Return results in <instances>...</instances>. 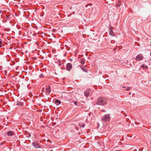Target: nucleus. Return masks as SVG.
Returning <instances> with one entry per match:
<instances>
[{"instance_id":"1","label":"nucleus","mask_w":151,"mask_h":151,"mask_svg":"<svg viewBox=\"0 0 151 151\" xmlns=\"http://www.w3.org/2000/svg\"><path fill=\"white\" fill-rule=\"evenodd\" d=\"M97 104L99 105H104L106 104V100L100 97L97 101Z\"/></svg>"},{"instance_id":"2","label":"nucleus","mask_w":151,"mask_h":151,"mask_svg":"<svg viewBox=\"0 0 151 151\" xmlns=\"http://www.w3.org/2000/svg\"><path fill=\"white\" fill-rule=\"evenodd\" d=\"M110 119V117L108 114L105 115L102 118V121H109Z\"/></svg>"},{"instance_id":"3","label":"nucleus","mask_w":151,"mask_h":151,"mask_svg":"<svg viewBox=\"0 0 151 151\" xmlns=\"http://www.w3.org/2000/svg\"><path fill=\"white\" fill-rule=\"evenodd\" d=\"M144 58L143 55L141 54H138L136 57V59L137 61H140L142 60Z\"/></svg>"},{"instance_id":"4","label":"nucleus","mask_w":151,"mask_h":151,"mask_svg":"<svg viewBox=\"0 0 151 151\" xmlns=\"http://www.w3.org/2000/svg\"><path fill=\"white\" fill-rule=\"evenodd\" d=\"M67 70L70 71L72 68V65L70 63H68L66 65Z\"/></svg>"},{"instance_id":"5","label":"nucleus","mask_w":151,"mask_h":151,"mask_svg":"<svg viewBox=\"0 0 151 151\" xmlns=\"http://www.w3.org/2000/svg\"><path fill=\"white\" fill-rule=\"evenodd\" d=\"M46 92L47 93H49L50 92V87L48 85L46 86Z\"/></svg>"},{"instance_id":"6","label":"nucleus","mask_w":151,"mask_h":151,"mask_svg":"<svg viewBox=\"0 0 151 151\" xmlns=\"http://www.w3.org/2000/svg\"><path fill=\"white\" fill-rule=\"evenodd\" d=\"M32 145L36 148H39L40 147L39 144L37 142H34L32 143Z\"/></svg>"},{"instance_id":"7","label":"nucleus","mask_w":151,"mask_h":151,"mask_svg":"<svg viewBox=\"0 0 151 151\" xmlns=\"http://www.w3.org/2000/svg\"><path fill=\"white\" fill-rule=\"evenodd\" d=\"M109 34L112 36H115V35L114 34V32L113 31L112 29L111 28H109Z\"/></svg>"},{"instance_id":"8","label":"nucleus","mask_w":151,"mask_h":151,"mask_svg":"<svg viewBox=\"0 0 151 151\" xmlns=\"http://www.w3.org/2000/svg\"><path fill=\"white\" fill-rule=\"evenodd\" d=\"M140 66L141 68H142L143 69H147L148 68V66L145 64H143Z\"/></svg>"},{"instance_id":"9","label":"nucleus","mask_w":151,"mask_h":151,"mask_svg":"<svg viewBox=\"0 0 151 151\" xmlns=\"http://www.w3.org/2000/svg\"><path fill=\"white\" fill-rule=\"evenodd\" d=\"M7 134L9 136H12L13 135V133L12 131H9L7 133Z\"/></svg>"},{"instance_id":"10","label":"nucleus","mask_w":151,"mask_h":151,"mask_svg":"<svg viewBox=\"0 0 151 151\" xmlns=\"http://www.w3.org/2000/svg\"><path fill=\"white\" fill-rule=\"evenodd\" d=\"M81 69L84 71L86 72H88V70L87 69L84 68V67H81Z\"/></svg>"},{"instance_id":"11","label":"nucleus","mask_w":151,"mask_h":151,"mask_svg":"<svg viewBox=\"0 0 151 151\" xmlns=\"http://www.w3.org/2000/svg\"><path fill=\"white\" fill-rule=\"evenodd\" d=\"M89 94V92L88 91H85L84 92V95L86 96H88Z\"/></svg>"},{"instance_id":"12","label":"nucleus","mask_w":151,"mask_h":151,"mask_svg":"<svg viewBox=\"0 0 151 151\" xmlns=\"http://www.w3.org/2000/svg\"><path fill=\"white\" fill-rule=\"evenodd\" d=\"M23 103L22 102H17V104L18 105L22 106L23 105Z\"/></svg>"},{"instance_id":"13","label":"nucleus","mask_w":151,"mask_h":151,"mask_svg":"<svg viewBox=\"0 0 151 151\" xmlns=\"http://www.w3.org/2000/svg\"><path fill=\"white\" fill-rule=\"evenodd\" d=\"M55 102L58 104H60L61 103V101L58 100H56L55 101Z\"/></svg>"},{"instance_id":"14","label":"nucleus","mask_w":151,"mask_h":151,"mask_svg":"<svg viewBox=\"0 0 151 151\" xmlns=\"http://www.w3.org/2000/svg\"><path fill=\"white\" fill-rule=\"evenodd\" d=\"M79 125L80 126V127H84L85 126V124H82V125H81V124H79Z\"/></svg>"},{"instance_id":"15","label":"nucleus","mask_w":151,"mask_h":151,"mask_svg":"<svg viewBox=\"0 0 151 151\" xmlns=\"http://www.w3.org/2000/svg\"><path fill=\"white\" fill-rule=\"evenodd\" d=\"M81 64H84L85 63L84 60L83 59H82L81 60Z\"/></svg>"},{"instance_id":"16","label":"nucleus","mask_w":151,"mask_h":151,"mask_svg":"<svg viewBox=\"0 0 151 151\" xmlns=\"http://www.w3.org/2000/svg\"><path fill=\"white\" fill-rule=\"evenodd\" d=\"M126 90L127 91H129L130 90V87H128L126 89Z\"/></svg>"},{"instance_id":"17","label":"nucleus","mask_w":151,"mask_h":151,"mask_svg":"<svg viewBox=\"0 0 151 151\" xmlns=\"http://www.w3.org/2000/svg\"><path fill=\"white\" fill-rule=\"evenodd\" d=\"M116 6L117 7L119 6H120V4H116Z\"/></svg>"},{"instance_id":"18","label":"nucleus","mask_w":151,"mask_h":151,"mask_svg":"<svg viewBox=\"0 0 151 151\" xmlns=\"http://www.w3.org/2000/svg\"><path fill=\"white\" fill-rule=\"evenodd\" d=\"M2 42L1 41H0V47H2Z\"/></svg>"},{"instance_id":"19","label":"nucleus","mask_w":151,"mask_h":151,"mask_svg":"<svg viewBox=\"0 0 151 151\" xmlns=\"http://www.w3.org/2000/svg\"><path fill=\"white\" fill-rule=\"evenodd\" d=\"M74 103L76 105H77V102L76 101H74Z\"/></svg>"},{"instance_id":"20","label":"nucleus","mask_w":151,"mask_h":151,"mask_svg":"<svg viewBox=\"0 0 151 151\" xmlns=\"http://www.w3.org/2000/svg\"><path fill=\"white\" fill-rule=\"evenodd\" d=\"M2 12L1 10H0V14H1Z\"/></svg>"},{"instance_id":"21","label":"nucleus","mask_w":151,"mask_h":151,"mask_svg":"<svg viewBox=\"0 0 151 151\" xmlns=\"http://www.w3.org/2000/svg\"><path fill=\"white\" fill-rule=\"evenodd\" d=\"M102 112H105V111H105V110H102Z\"/></svg>"},{"instance_id":"22","label":"nucleus","mask_w":151,"mask_h":151,"mask_svg":"<svg viewBox=\"0 0 151 151\" xmlns=\"http://www.w3.org/2000/svg\"><path fill=\"white\" fill-rule=\"evenodd\" d=\"M40 76H41V77H43V75H42V74H41V75H40Z\"/></svg>"},{"instance_id":"23","label":"nucleus","mask_w":151,"mask_h":151,"mask_svg":"<svg viewBox=\"0 0 151 151\" xmlns=\"http://www.w3.org/2000/svg\"><path fill=\"white\" fill-rule=\"evenodd\" d=\"M125 87L124 86H123V87H122V88H124Z\"/></svg>"},{"instance_id":"24","label":"nucleus","mask_w":151,"mask_h":151,"mask_svg":"<svg viewBox=\"0 0 151 151\" xmlns=\"http://www.w3.org/2000/svg\"><path fill=\"white\" fill-rule=\"evenodd\" d=\"M150 55L151 56V52H150Z\"/></svg>"}]
</instances>
